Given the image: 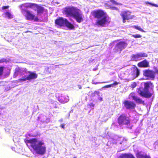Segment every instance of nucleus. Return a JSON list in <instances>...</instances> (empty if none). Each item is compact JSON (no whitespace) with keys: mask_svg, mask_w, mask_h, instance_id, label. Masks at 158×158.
Listing matches in <instances>:
<instances>
[{"mask_svg":"<svg viewBox=\"0 0 158 158\" xmlns=\"http://www.w3.org/2000/svg\"><path fill=\"white\" fill-rule=\"evenodd\" d=\"M145 3L146 4H148L150 5L153 6H155L156 7H158V5L156 4H155L154 3H152L150 2H146Z\"/></svg>","mask_w":158,"mask_h":158,"instance_id":"27","label":"nucleus"},{"mask_svg":"<svg viewBox=\"0 0 158 158\" xmlns=\"http://www.w3.org/2000/svg\"><path fill=\"white\" fill-rule=\"evenodd\" d=\"M130 98H132V99L135 100V102L139 104H142L144 105V102L139 98L138 97L134 92H131L129 94Z\"/></svg>","mask_w":158,"mask_h":158,"instance_id":"12","label":"nucleus"},{"mask_svg":"<svg viewBox=\"0 0 158 158\" xmlns=\"http://www.w3.org/2000/svg\"><path fill=\"white\" fill-rule=\"evenodd\" d=\"M65 125L64 124H61L60 125V127L62 128H63V129H64V128H65V127H64Z\"/></svg>","mask_w":158,"mask_h":158,"instance_id":"37","label":"nucleus"},{"mask_svg":"<svg viewBox=\"0 0 158 158\" xmlns=\"http://www.w3.org/2000/svg\"><path fill=\"white\" fill-rule=\"evenodd\" d=\"M25 142L28 146V143L31 144V147L37 154L43 155L46 152V147L43 146L44 143L42 141H38L37 138H32L29 139H26Z\"/></svg>","mask_w":158,"mask_h":158,"instance_id":"2","label":"nucleus"},{"mask_svg":"<svg viewBox=\"0 0 158 158\" xmlns=\"http://www.w3.org/2000/svg\"><path fill=\"white\" fill-rule=\"evenodd\" d=\"M136 83L135 82H133L131 85V88H134L136 86Z\"/></svg>","mask_w":158,"mask_h":158,"instance_id":"28","label":"nucleus"},{"mask_svg":"<svg viewBox=\"0 0 158 158\" xmlns=\"http://www.w3.org/2000/svg\"><path fill=\"white\" fill-rule=\"evenodd\" d=\"M4 66H0V77L3 74L4 71Z\"/></svg>","mask_w":158,"mask_h":158,"instance_id":"26","label":"nucleus"},{"mask_svg":"<svg viewBox=\"0 0 158 158\" xmlns=\"http://www.w3.org/2000/svg\"><path fill=\"white\" fill-rule=\"evenodd\" d=\"M127 46V44L125 42L120 41L116 45L115 49L117 51H121L124 49Z\"/></svg>","mask_w":158,"mask_h":158,"instance_id":"14","label":"nucleus"},{"mask_svg":"<svg viewBox=\"0 0 158 158\" xmlns=\"http://www.w3.org/2000/svg\"><path fill=\"white\" fill-rule=\"evenodd\" d=\"M154 71L150 69H146L143 71V75L146 77L151 78H154L156 76L158 78V70L156 67H153Z\"/></svg>","mask_w":158,"mask_h":158,"instance_id":"8","label":"nucleus"},{"mask_svg":"<svg viewBox=\"0 0 158 158\" xmlns=\"http://www.w3.org/2000/svg\"><path fill=\"white\" fill-rule=\"evenodd\" d=\"M6 59L4 58H2L0 60V63H3L4 62L6 61Z\"/></svg>","mask_w":158,"mask_h":158,"instance_id":"33","label":"nucleus"},{"mask_svg":"<svg viewBox=\"0 0 158 158\" xmlns=\"http://www.w3.org/2000/svg\"><path fill=\"white\" fill-rule=\"evenodd\" d=\"M73 158H77L76 157H74Z\"/></svg>","mask_w":158,"mask_h":158,"instance_id":"45","label":"nucleus"},{"mask_svg":"<svg viewBox=\"0 0 158 158\" xmlns=\"http://www.w3.org/2000/svg\"><path fill=\"white\" fill-rule=\"evenodd\" d=\"M110 8L111 9L113 10H119V9L117 8L115 6H110Z\"/></svg>","mask_w":158,"mask_h":158,"instance_id":"31","label":"nucleus"},{"mask_svg":"<svg viewBox=\"0 0 158 158\" xmlns=\"http://www.w3.org/2000/svg\"><path fill=\"white\" fill-rule=\"evenodd\" d=\"M141 79H143V78H141Z\"/></svg>","mask_w":158,"mask_h":158,"instance_id":"46","label":"nucleus"},{"mask_svg":"<svg viewBox=\"0 0 158 158\" xmlns=\"http://www.w3.org/2000/svg\"><path fill=\"white\" fill-rule=\"evenodd\" d=\"M88 106H89L90 107H94V104L93 103H91L89 104Z\"/></svg>","mask_w":158,"mask_h":158,"instance_id":"35","label":"nucleus"},{"mask_svg":"<svg viewBox=\"0 0 158 158\" xmlns=\"http://www.w3.org/2000/svg\"><path fill=\"white\" fill-rule=\"evenodd\" d=\"M95 94L94 92H93L91 94V96L92 97H94L95 96Z\"/></svg>","mask_w":158,"mask_h":158,"instance_id":"39","label":"nucleus"},{"mask_svg":"<svg viewBox=\"0 0 158 158\" xmlns=\"http://www.w3.org/2000/svg\"><path fill=\"white\" fill-rule=\"evenodd\" d=\"M118 158H135L132 154L127 153H123L120 155Z\"/></svg>","mask_w":158,"mask_h":158,"instance_id":"19","label":"nucleus"},{"mask_svg":"<svg viewBox=\"0 0 158 158\" xmlns=\"http://www.w3.org/2000/svg\"><path fill=\"white\" fill-rule=\"evenodd\" d=\"M136 156L137 158H151L147 154L138 153L136 154Z\"/></svg>","mask_w":158,"mask_h":158,"instance_id":"20","label":"nucleus"},{"mask_svg":"<svg viewBox=\"0 0 158 158\" xmlns=\"http://www.w3.org/2000/svg\"><path fill=\"white\" fill-rule=\"evenodd\" d=\"M120 15L123 18V23L126 22V20L132 19L134 16H131L130 15V13L128 11H123L121 12Z\"/></svg>","mask_w":158,"mask_h":158,"instance_id":"11","label":"nucleus"},{"mask_svg":"<svg viewBox=\"0 0 158 158\" xmlns=\"http://www.w3.org/2000/svg\"><path fill=\"white\" fill-rule=\"evenodd\" d=\"M20 69L19 68L16 69L15 72L14 74L13 75L14 78H16V76L18 75L19 72L20 71Z\"/></svg>","mask_w":158,"mask_h":158,"instance_id":"23","label":"nucleus"},{"mask_svg":"<svg viewBox=\"0 0 158 158\" xmlns=\"http://www.w3.org/2000/svg\"><path fill=\"white\" fill-rule=\"evenodd\" d=\"M108 82H94V81H92V83L93 84H100V83H107Z\"/></svg>","mask_w":158,"mask_h":158,"instance_id":"32","label":"nucleus"},{"mask_svg":"<svg viewBox=\"0 0 158 158\" xmlns=\"http://www.w3.org/2000/svg\"><path fill=\"white\" fill-rule=\"evenodd\" d=\"M132 69L133 71L132 73L133 78V79H134L139 76L140 73V71L136 67H133Z\"/></svg>","mask_w":158,"mask_h":158,"instance_id":"18","label":"nucleus"},{"mask_svg":"<svg viewBox=\"0 0 158 158\" xmlns=\"http://www.w3.org/2000/svg\"><path fill=\"white\" fill-rule=\"evenodd\" d=\"M120 84V82H117L116 81H115L114 82V83H113L112 84H110L109 85H105L104 86H103L102 88H108L110 87H114L116 85H117L118 84Z\"/></svg>","mask_w":158,"mask_h":158,"instance_id":"21","label":"nucleus"},{"mask_svg":"<svg viewBox=\"0 0 158 158\" xmlns=\"http://www.w3.org/2000/svg\"><path fill=\"white\" fill-rule=\"evenodd\" d=\"M58 101L60 103H64L69 101V97L66 95H62L58 98Z\"/></svg>","mask_w":158,"mask_h":158,"instance_id":"15","label":"nucleus"},{"mask_svg":"<svg viewBox=\"0 0 158 158\" xmlns=\"http://www.w3.org/2000/svg\"><path fill=\"white\" fill-rule=\"evenodd\" d=\"M95 95L96 94L98 96H99L100 92L98 91H95L94 92Z\"/></svg>","mask_w":158,"mask_h":158,"instance_id":"34","label":"nucleus"},{"mask_svg":"<svg viewBox=\"0 0 158 158\" xmlns=\"http://www.w3.org/2000/svg\"><path fill=\"white\" fill-rule=\"evenodd\" d=\"M64 13L67 17H72L77 22L80 23L83 21L84 15L78 9L73 6H68L64 9Z\"/></svg>","mask_w":158,"mask_h":158,"instance_id":"1","label":"nucleus"},{"mask_svg":"<svg viewBox=\"0 0 158 158\" xmlns=\"http://www.w3.org/2000/svg\"><path fill=\"white\" fill-rule=\"evenodd\" d=\"M17 85H16V84H15V85H14V86H17Z\"/></svg>","mask_w":158,"mask_h":158,"instance_id":"44","label":"nucleus"},{"mask_svg":"<svg viewBox=\"0 0 158 158\" xmlns=\"http://www.w3.org/2000/svg\"><path fill=\"white\" fill-rule=\"evenodd\" d=\"M132 36L135 37V38H140L141 37V36L139 34H136L135 35H133Z\"/></svg>","mask_w":158,"mask_h":158,"instance_id":"29","label":"nucleus"},{"mask_svg":"<svg viewBox=\"0 0 158 158\" xmlns=\"http://www.w3.org/2000/svg\"><path fill=\"white\" fill-rule=\"evenodd\" d=\"M27 73L28 75L27 77L23 79H34L37 77L38 75L35 72L28 71Z\"/></svg>","mask_w":158,"mask_h":158,"instance_id":"16","label":"nucleus"},{"mask_svg":"<svg viewBox=\"0 0 158 158\" xmlns=\"http://www.w3.org/2000/svg\"><path fill=\"white\" fill-rule=\"evenodd\" d=\"M135 28L137 29H138L140 31L142 32H144L143 30L141 28V27L139 26H136L135 27Z\"/></svg>","mask_w":158,"mask_h":158,"instance_id":"30","label":"nucleus"},{"mask_svg":"<svg viewBox=\"0 0 158 158\" xmlns=\"http://www.w3.org/2000/svg\"><path fill=\"white\" fill-rule=\"evenodd\" d=\"M150 82H147L144 84V87H139L137 89L138 93L142 97L149 98L153 94V93H151L149 90Z\"/></svg>","mask_w":158,"mask_h":158,"instance_id":"5","label":"nucleus"},{"mask_svg":"<svg viewBox=\"0 0 158 158\" xmlns=\"http://www.w3.org/2000/svg\"><path fill=\"white\" fill-rule=\"evenodd\" d=\"M19 7L20 8L22 14L25 16L26 19L30 21L34 20L35 21H37L39 19L37 16H35L31 11L27 10V8L24 6H22L21 5L19 6Z\"/></svg>","mask_w":158,"mask_h":158,"instance_id":"6","label":"nucleus"},{"mask_svg":"<svg viewBox=\"0 0 158 158\" xmlns=\"http://www.w3.org/2000/svg\"><path fill=\"white\" fill-rule=\"evenodd\" d=\"M9 75V73H6V74H5L4 76H5V78H6L7 76H8Z\"/></svg>","mask_w":158,"mask_h":158,"instance_id":"38","label":"nucleus"},{"mask_svg":"<svg viewBox=\"0 0 158 158\" xmlns=\"http://www.w3.org/2000/svg\"><path fill=\"white\" fill-rule=\"evenodd\" d=\"M138 65L140 67L147 68L149 67V63L146 60L139 63Z\"/></svg>","mask_w":158,"mask_h":158,"instance_id":"17","label":"nucleus"},{"mask_svg":"<svg viewBox=\"0 0 158 158\" xmlns=\"http://www.w3.org/2000/svg\"><path fill=\"white\" fill-rule=\"evenodd\" d=\"M25 80V79H24V80H20L21 81H25V80Z\"/></svg>","mask_w":158,"mask_h":158,"instance_id":"42","label":"nucleus"},{"mask_svg":"<svg viewBox=\"0 0 158 158\" xmlns=\"http://www.w3.org/2000/svg\"><path fill=\"white\" fill-rule=\"evenodd\" d=\"M6 16L9 19H11L13 18L12 15L9 12H6L5 13Z\"/></svg>","mask_w":158,"mask_h":158,"instance_id":"24","label":"nucleus"},{"mask_svg":"<svg viewBox=\"0 0 158 158\" xmlns=\"http://www.w3.org/2000/svg\"><path fill=\"white\" fill-rule=\"evenodd\" d=\"M110 2L112 3L114 5H121L122 4L120 3H118L117 2L115 1L114 0H110Z\"/></svg>","mask_w":158,"mask_h":158,"instance_id":"25","label":"nucleus"},{"mask_svg":"<svg viewBox=\"0 0 158 158\" xmlns=\"http://www.w3.org/2000/svg\"><path fill=\"white\" fill-rule=\"evenodd\" d=\"M63 121V119H61L60 120H59V122H62Z\"/></svg>","mask_w":158,"mask_h":158,"instance_id":"41","label":"nucleus"},{"mask_svg":"<svg viewBox=\"0 0 158 158\" xmlns=\"http://www.w3.org/2000/svg\"><path fill=\"white\" fill-rule=\"evenodd\" d=\"M93 15L94 18L97 19L96 23L98 26H103L106 23L107 16L103 10H94Z\"/></svg>","mask_w":158,"mask_h":158,"instance_id":"3","label":"nucleus"},{"mask_svg":"<svg viewBox=\"0 0 158 158\" xmlns=\"http://www.w3.org/2000/svg\"><path fill=\"white\" fill-rule=\"evenodd\" d=\"M147 56V54L145 53H137L131 56V60L133 61H137L138 60H141L142 57H146Z\"/></svg>","mask_w":158,"mask_h":158,"instance_id":"10","label":"nucleus"},{"mask_svg":"<svg viewBox=\"0 0 158 158\" xmlns=\"http://www.w3.org/2000/svg\"><path fill=\"white\" fill-rule=\"evenodd\" d=\"M98 99L100 101H102V97H100L98 98Z\"/></svg>","mask_w":158,"mask_h":158,"instance_id":"40","label":"nucleus"},{"mask_svg":"<svg viewBox=\"0 0 158 158\" xmlns=\"http://www.w3.org/2000/svg\"><path fill=\"white\" fill-rule=\"evenodd\" d=\"M117 123L120 126L125 125L127 127L130 129L132 128L130 126L131 120L129 118L125 113L120 114L118 117L117 120Z\"/></svg>","mask_w":158,"mask_h":158,"instance_id":"4","label":"nucleus"},{"mask_svg":"<svg viewBox=\"0 0 158 158\" xmlns=\"http://www.w3.org/2000/svg\"><path fill=\"white\" fill-rule=\"evenodd\" d=\"M55 23L56 24L60 26L65 25L70 29H73L74 27V26L69 23L66 19H64L62 18H59L56 20Z\"/></svg>","mask_w":158,"mask_h":158,"instance_id":"7","label":"nucleus"},{"mask_svg":"<svg viewBox=\"0 0 158 158\" xmlns=\"http://www.w3.org/2000/svg\"><path fill=\"white\" fill-rule=\"evenodd\" d=\"M93 70L94 71H95V70H96V69H93Z\"/></svg>","mask_w":158,"mask_h":158,"instance_id":"43","label":"nucleus"},{"mask_svg":"<svg viewBox=\"0 0 158 158\" xmlns=\"http://www.w3.org/2000/svg\"><path fill=\"white\" fill-rule=\"evenodd\" d=\"M22 6H24L27 8H31L35 11H37L38 5L35 3H27L21 5Z\"/></svg>","mask_w":158,"mask_h":158,"instance_id":"13","label":"nucleus"},{"mask_svg":"<svg viewBox=\"0 0 158 158\" xmlns=\"http://www.w3.org/2000/svg\"><path fill=\"white\" fill-rule=\"evenodd\" d=\"M9 7V6H3L2 8V10H4V9H6L8 8Z\"/></svg>","mask_w":158,"mask_h":158,"instance_id":"36","label":"nucleus"},{"mask_svg":"<svg viewBox=\"0 0 158 158\" xmlns=\"http://www.w3.org/2000/svg\"><path fill=\"white\" fill-rule=\"evenodd\" d=\"M124 107L127 109H134L136 106L135 103L133 102L130 100H126L123 102Z\"/></svg>","mask_w":158,"mask_h":158,"instance_id":"9","label":"nucleus"},{"mask_svg":"<svg viewBox=\"0 0 158 158\" xmlns=\"http://www.w3.org/2000/svg\"><path fill=\"white\" fill-rule=\"evenodd\" d=\"M44 8L39 6L37 10L38 15L44 12Z\"/></svg>","mask_w":158,"mask_h":158,"instance_id":"22","label":"nucleus"}]
</instances>
